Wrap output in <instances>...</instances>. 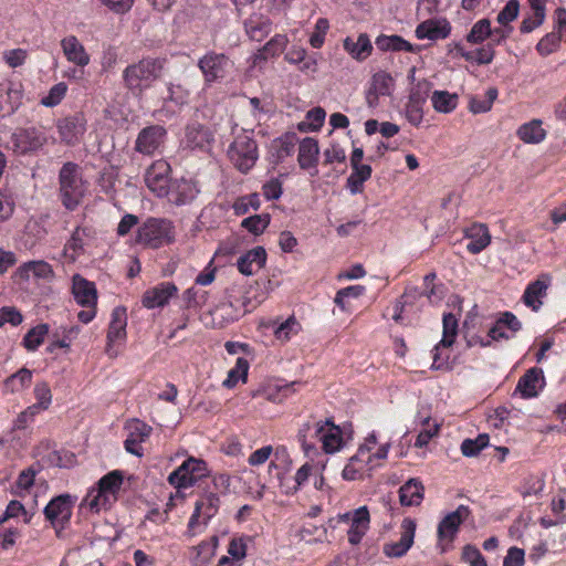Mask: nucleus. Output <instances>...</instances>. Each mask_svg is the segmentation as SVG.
<instances>
[{"instance_id": "nucleus-1", "label": "nucleus", "mask_w": 566, "mask_h": 566, "mask_svg": "<svg viewBox=\"0 0 566 566\" xmlns=\"http://www.w3.org/2000/svg\"><path fill=\"white\" fill-rule=\"evenodd\" d=\"M165 57H144L129 64L123 71V84L134 95L142 96L144 92L158 81L165 70Z\"/></svg>"}, {"instance_id": "nucleus-2", "label": "nucleus", "mask_w": 566, "mask_h": 566, "mask_svg": "<svg viewBox=\"0 0 566 566\" xmlns=\"http://www.w3.org/2000/svg\"><path fill=\"white\" fill-rule=\"evenodd\" d=\"M86 191L87 182L82 177L81 167L72 161L65 163L59 172V196L64 208L74 211Z\"/></svg>"}, {"instance_id": "nucleus-3", "label": "nucleus", "mask_w": 566, "mask_h": 566, "mask_svg": "<svg viewBox=\"0 0 566 566\" xmlns=\"http://www.w3.org/2000/svg\"><path fill=\"white\" fill-rule=\"evenodd\" d=\"M123 484L120 471H112L99 479L97 488L92 489L84 497L82 505L91 511L99 512L109 507L116 500Z\"/></svg>"}, {"instance_id": "nucleus-4", "label": "nucleus", "mask_w": 566, "mask_h": 566, "mask_svg": "<svg viewBox=\"0 0 566 566\" xmlns=\"http://www.w3.org/2000/svg\"><path fill=\"white\" fill-rule=\"evenodd\" d=\"M229 160L241 172L247 174L255 165L259 153L252 130L241 129L234 135L227 151Z\"/></svg>"}, {"instance_id": "nucleus-5", "label": "nucleus", "mask_w": 566, "mask_h": 566, "mask_svg": "<svg viewBox=\"0 0 566 566\" xmlns=\"http://www.w3.org/2000/svg\"><path fill=\"white\" fill-rule=\"evenodd\" d=\"M175 240V228L167 219L149 218L137 231L136 242L147 248L158 249Z\"/></svg>"}, {"instance_id": "nucleus-6", "label": "nucleus", "mask_w": 566, "mask_h": 566, "mask_svg": "<svg viewBox=\"0 0 566 566\" xmlns=\"http://www.w3.org/2000/svg\"><path fill=\"white\" fill-rule=\"evenodd\" d=\"M220 499L212 491H205L195 504V510L190 516L187 533L190 536L196 535L205 528L209 521L218 513Z\"/></svg>"}, {"instance_id": "nucleus-7", "label": "nucleus", "mask_w": 566, "mask_h": 566, "mask_svg": "<svg viewBox=\"0 0 566 566\" xmlns=\"http://www.w3.org/2000/svg\"><path fill=\"white\" fill-rule=\"evenodd\" d=\"M471 511L467 505H459L455 511L448 513L438 524V547L447 552L459 533L461 524L468 520Z\"/></svg>"}, {"instance_id": "nucleus-8", "label": "nucleus", "mask_w": 566, "mask_h": 566, "mask_svg": "<svg viewBox=\"0 0 566 566\" xmlns=\"http://www.w3.org/2000/svg\"><path fill=\"white\" fill-rule=\"evenodd\" d=\"M208 474L207 463L201 459L190 457L169 474L168 482L176 489H187Z\"/></svg>"}, {"instance_id": "nucleus-9", "label": "nucleus", "mask_w": 566, "mask_h": 566, "mask_svg": "<svg viewBox=\"0 0 566 566\" xmlns=\"http://www.w3.org/2000/svg\"><path fill=\"white\" fill-rule=\"evenodd\" d=\"M75 502L76 497L70 494H61L53 497L44 507V516L55 528L57 535L69 524Z\"/></svg>"}, {"instance_id": "nucleus-10", "label": "nucleus", "mask_w": 566, "mask_h": 566, "mask_svg": "<svg viewBox=\"0 0 566 566\" xmlns=\"http://www.w3.org/2000/svg\"><path fill=\"white\" fill-rule=\"evenodd\" d=\"M198 67L206 83L211 84L223 80L233 67V63L226 54L209 51L199 59Z\"/></svg>"}, {"instance_id": "nucleus-11", "label": "nucleus", "mask_w": 566, "mask_h": 566, "mask_svg": "<svg viewBox=\"0 0 566 566\" xmlns=\"http://www.w3.org/2000/svg\"><path fill=\"white\" fill-rule=\"evenodd\" d=\"M326 420L305 421L298 429L297 439L306 457L312 458L318 453L317 442L322 441Z\"/></svg>"}, {"instance_id": "nucleus-12", "label": "nucleus", "mask_w": 566, "mask_h": 566, "mask_svg": "<svg viewBox=\"0 0 566 566\" xmlns=\"http://www.w3.org/2000/svg\"><path fill=\"white\" fill-rule=\"evenodd\" d=\"M170 165L165 160L154 161L145 172V182L148 189L159 198L166 197L170 182Z\"/></svg>"}, {"instance_id": "nucleus-13", "label": "nucleus", "mask_w": 566, "mask_h": 566, "mask_svg": "<svg viewBox=\"0 0 566 566\" xmlns=\"http://www.w3.org/2000/svg\"><path fill=\"white\" fill-rule=\"evenodd\" d=\"M167 132L161 125H150L143 128L137 135L135 150L151 156L164 145Z\"/></svg>"}, {"instance_id": "nucleus-14", "label": "nucleus", "mask_w": 566, "mask_h": 566, "mask_svg": "<svg viewBox=\"0 0 566 566\" xmlns=\"http://www.w3.org/2000/svg\"><path fill=\"white\" fill-rule=\"evenodd\" d=\"M416 521L412 518H403L401 522V534L397 542L386 543L382 552L387 557L399 558L402 557L412 546L416 534Z\"/></svg>"}, {"instance_id": "nucleus-15", "label": "nucleus", "mask_w": 566, "mask_h": 566, "mask_svg": "<svg viewBox=\"0 0 566 566\" xmlns=\"http://www.w3.org/2000/svg\"><path fill=\"white\" fill-rule=\"evenodd\" d=\"M13 150L19 155L36 151L44 143V135L36 128H18L11 136Z\"/></svg>"}, {"instance_id": "nucleus-16", "label": "nucleus", "mask_w": 566, "mask_h": 566, "mask_svg": "<svg viewBox=\"0 0 566 566\" xmlns=\"http://www.w3.org/2000/svg\"><path fill=\"white\" fill-rule=\"evenodd\" d=\"M200 192L198 184L192 179L179 178L170 182L168 193L165 198L176 206L191 203Z\"/></svg>"}, {"instance_id": "nucleus-17", "label": "nucleus", "mask_w": 566, "mask_h": 566, "mask_svg": "<svg viewBox=\"0 0 566 566\" xmlns=\"http://www.w3.org/2000/svg\"><path fill=\"white\" fill-rule=\"evenodd\" d=\"M430 86L427 82L418 83L410 92L406 104V116L410 124L418 126L423 118L422 107L429 96Z\"/></svg>"}, {"instance_id": "nucleus-18", "label": "nucleus", "mask_w": 566, "mask_h": 566, "mask_svg": "<svg viewBox=\"0 0 566 566\" xmlns=\"http://www.w3.org/2000/svg\"><path fill=\"white\" fill-rule=\"evenodd\" d=\"M214 142V137L209 127L193 123L186 128L184 143L187 148L209 151Z\"/></svg>"}, {"instance_id": "nucleus-19", "label": "nucleus", "mask_w": 566, "mask_h": 566, "mask_svg": "<svg viewBox=\"0 0 566 566\" xmlns=\"http://www.w3.org/2000/svg\"><path fill=\"white\" fill-rule=\"evenodd\" d=\"M60 137L66 144H75L86 130V119L82 113L61 119L57 124Z\"/></svg>"}, {"instance_id": "nucleus-20", "label": "nucleus", "mask_w": 566, "mask_h": 566, "mask_svg": "<svg viewBox=\"0 0 566 566\" xmlns=\"http://www.w3.org/2000/svg\"><path fill=\"white\" fill-rule=\"evenodd\" d=\"M177 291V286L171 282L159 283L144 293L142 303L147 308L163 307Z\"/></svg>"}, {"instance_id": "nucleus-21", "label": "nucleus", "mask_w": 566, "mask_h": 566, "mask_svg": "<svg viewBox=\"0 0 566 566\" xmlns=\"http://www.w3.org/2000/svg\"><path fill=\"white\" fill-rule=\"evenodd\" d=\"M551 276L546 273L541 274L537 280L530 283L523 294V302L527 307L537 312L543 302L542 298L546 296L547 289L551 285Z\"/></svg>"}, {"instance_id": "nucleus-22", "label": "nucleus", "mask_w": 566, "mask_h": 566, "mask_svg": "<svg viewBox=\"0 0 566 566\" xmlns=\"http://www.w3.org/2000/svg\"><path fill=\"white\" fill-rule=\"evenodd\" d=\"M543 370L536 367L528 369L518 380L515 391L523 398H534L544 387Z\"/></svg>"}, {"instance_id": "nucleus-23", "label": "nucleus", "mask_w": 566, "mask_h": 566, "mask_svg": "<svg viewBox=\"0 0 566 566\" xmlns=\"http://www.w3.org/2000/svg\"><path fill=\"white\" fill-rule=\"evenodd\" d=\"M64 56L70 63L78 67H85L90 63V55L75 35H69L61 40Z\"/></svg>"}, {"instance_id": "nucleus-24", "label": "nucleus", "mask_w": 566, "mask_h": 566, "mask_svg": "<svg viewBox=\"0 0 566 566\" xmlns=\"http://www.w3.org/2000/svg\"><path fill=\"white\" fill-rule=\"evenodd\" d=\"M73 295L76 302L84 307H92L97 303V291L93 282L87 281L80 274L73 276Z\"/></svg>"}, {"instance_id": "nucleus-25", "label": "nucleus", "mask_w": 566, "mask_h": 566, "mask_svg": "<svg viewBox=\"0 0 566 566\" xmlns=\"http://www.w3.org/2000/svg\"><path fill=\"white\" fill-rule=\"evenodd\" d=\"M238 316L239 313H233L232 303H221L208 313H205L202 315V321L207 326L209 325L213 328H222L229 323L235 321Z\"/></svg>"}, {"instance_id": "nucleus-26", "label": "nucleus", "mask_w": 566, "mask_h": 566, "mask_svg": "<svg viewBox=\"0 0 566 566\" xmlns=\"http://www.w3.org/2000/svg\"><path fill=\"white\" fill-rule=\"evenodd\" d=\"M451 32L450 23L442 20H426L416 29V36L420 40L428 39L431 41L446 39Z\"/></svg>"}, {"instance_id": "nucleus-27", "label": "nucleus", "mask_w": 566, "mask_h": 566, "mask_svg": "<svg viewBox=\"0 0 566 566\" xmlns=\"http://www.w3.org/2000/svg\"><path fill=\"white\" fill-rule=\"evenodd\" d=\"M370 516L367 506H360L353 511L349 530L347 531L348 542L352 545L360 543L361 538L369 528Z\"/></svg>"}, {"instance_id": "nucleus-28", "label": "nucleus", "mask_w": 566, "mask_h": 566, "mask_svg": "<svg viewBox=\"0 0 566 566\" xmlns=\"http://www.w3.org/2000/svg\"><path fill=\"white\" fill-rule=\"evenodd\" d=\"M266 252L264 248L256 247L237 261L238 270L244 275H252L265 265Z\"/></svg>"}, {"instance_id": "nucleus-29", "label": "nucleus", "mask_w": 566, "mask_h": 566, "mask_svg": "<svg viewBox=\"0 0 566 566\" xmlns=\"http://www.w3.org/2000/svg\"><path fill=\"white\" fill-rule=\"evenodd\" d=\"M243 25L247 35L258 42L266 38L272 30L271 20L261 13L251 14L244 20Z\"/></svg>"}, {"instance_id": "nucleus-30", "label": "nucleus", "mask_w": 566, "mask_h": 566, "mask_svg": "<svg viewBox=\"0 0 566 566\" xmlns=\"http://www.w3.org/2000/svg\"><path fill=\"white\" fill-rule=\"evenodd\" d=\"M465 235L470 240L467 244V249L473 254L483 251L491 242L489 229L482 223H476L468 228Z\"/></svg>"}, {"instance_id": "nucleus-31", "label": "nucleus", "mask_w": 566, "mask_h": 566, "mask_svg": "<svg viewBox=\"0 0 566 566\" xmlns=\"http://www.w3.org/2000/svg\"><path fill=\"white\" fill-rule=\"evenodd\" d=\"M424 486L418 479H409L399 489V501L403 506L420 505L423 500Z\"/></svg>"}, {"instance_id": "nucleus-32", "label": "nucleus", "mask_w": 566, "mask_h": 566, "mask_svg": "<svg viewBox=\"0 0 566 566\" xmlns=\"http://www.w3.org/2000/svg\"><path fill=\"white\" fill-rule=\"evenodd\" d=\"M127 314L124 307H115L112 313V321L107 332V352H109L111 344L116 340H122L126 337Z\"/></svg>"}, {"instance_id": "nucleus-33", "label": "nucleus", "mask_w": 566, "mask_h": 566, "mask_svg": "<svg viewBox=\"0 0 566 566\" xmlns=\"http://www.w3.org/2000/svg\"><path fill=\"white\" fill-rule=\"evenodd\" d=\"M287 38L284 34L274 35L265 45L253 55V64L258 65L270 57L280 55L287 45Z\"/></svg>"}, {"instance_id": "nucleus-34", "label": "nucleus", "mask_w": 566, "mask_h": 566, "mask_svg": "<svg viewBox=\"0 0 566 566\" xmlns=\"http://www.w3.org/2000/svg\"><path fill=\"white\" fill-rule=\"evenodd\" d=\"M344 49L357 61H364L367 59L371 51L373 45L366 33H360L356 40L353 38H346L344 40Z\"/></svg>"}, {"instance_id": "nucleus-35", "label": "nucleus", "mask_w": 566, "mask_h": 566, "mask_svg": "<svg viewBox=\"0 0 566 566\" xmlns=\"http://www.w3.org/2000/svg\"><path fill=\"white\" fill-rule=\"evenodd\" d=\"M318 144L317 140L311 137L304 138L300 143L298 148V164L302 169L315 167L318 160Z\"/></svg>"}, {"instance_id": "nucleus-36", "label": "nucleus", "mask_w": 566, "mask_h": 566, "mask_svg": "<svg viewBox=\"0 0 566 566\" xmlns=\"http://www.w3.org/2000/svg\"><path fill=\"white\" fill-rule=\"evenodd\" d=\"M322 449L326 453H334L338 451L343 443L342 430L333 421L326 419V427L322 438Z\"/></svg>"}, {"instance_id": "nucleus-37", "label": "nucleus", "mask_w": 566, "mask_h": 566, "mask_svg": "<svg viewBox=\"0 0 566 566\" xmlns=\"http://www.w3.org/2000/svg\"><path fill=\"white\" fill-rule=\"evenodd\" d=\"M87 235L86 229L76 227L71 238L64 245V255L71 261H75L84 251V238Z\"/></svg>"}, {"instance_id": "nucleus-38", "label": "nucleus", "mask_w": 566, "mask_h": 566, "mask_svg": "<svg viewBox=\"0 0 566 566\" xmlns=\"http://www.w3.org/2000/svg\"><path fill=\"white\" fill-rule=\"evenodd\" d=\"M371 167L369 165H359L352 167V174L347 178V188L353 195L363 191V185L371 176Z\"/></svg>"}, {"instance_id": "nucleus-39", "label": "nucleus", "mask_w": 566, "mask_h": 566, "mask_svg": "<svg viewBox=\"0 0 566 566\" xmlns=\"http://www.w3.org/2000/svg\"><path fill=\"white\" fill-rule=\"evenodd\" d=\"M375 44L380 51H415L413 45L399 35H379Z\"/></svg>"}, {"instance_id": "nucleus-40", "label": "nucleus", "mask_w": 566, "mask_h": 566, "mask_svg": "<svg viewBox=\"0 0 566 566\" xmlns=\"http://www.w3.org/2000/svg\"><path fill=\"white\" fill-rule=\"evenodd\" d=\"M20 275L22 277H29L32 273L39 279H50L53 276L52 266L45 261H29L23 263L20 268Z\"/></svg>"}, {"instance_id": "nucleus-41", "label": "nucleus", "mask_w": 566, "mask_h": 566, "mask_svg": "<svg viewBox=\"0 0 566 566\" xmlns=\"http://www.w3.org/2000/svg\"><path fill=\"white\" fill-rule=\"evenodd\" d=\"M518 137L528 144H537L545 138V130L542 128L541 120H532L522 125L517 130Z\"/></svg>"}, {"instance_id": "nucleus-42", "label": "nucleus", "mask_w": 566, "mask_h": 566, "mask_svg": "<svg viewBox=\"0 0 566 566\" xmlns=\"http://www.w3.org/2000/svg\"><path fill=\"white\" fill-rule=\"evenodd\" d=\"M431 102L437 112L450 113L458 105V95L447 91H434L431 96Z\"/></svg>"}, {"instance_id": "nucleus-43", "label": "nucleus", "mask_w": 566, "mask_h": 566, "mask_svg": "<svg viewBox=\"0 0 566 566\" xmlns=\"http://www.w3.org/2000/svg\"><path fill=\"white\" fill-rule=\"evenodd\" d=\"M6 98L3 106L7 108V114H13L22 104L23 90L20 83H9L4 91Z\"/></svg>"}, {"instance_id": "nucleus-44", "label": "nucleus", "mask_w": 566, "mask_h": 566, "mask_svg": "<svg viewBox=\"0 0 566 566\" xmlns=\"http://www.w3.org/2000/svg\"><path fill=\"white\" fill-rule=\"evenodd\" d=\"M32 381V371L28 368H21L15 374L8 377L4 381L6 389L10 392H18L28 388Z\"/></svg>"}, {"instance_id": "nucleus-45", "label": "nucleus", "mask_w": 566, "mask_h": 566, "mask_svg": "<svg viewBox=\"0 0 566 566\" xmlns=\"http://www.w3.org/2000/svg\"><path fill=\"white\" fill-rule=\"evenodd\" d=\"M492 33L491 22L489 19H481L476 21L470 32L467 34L465 40L470 44H480L486 40Z\"/></svg>"}, {"instance_id": "nucleus-46", "label": "nucleus", "mask_w": 566, "mask_h": 566, "mask_svg": "<svg viewBox=\"0 0 566 566\" xmlns=\"http://www.w3.org/2000/svg\"><path fill=\"white\" fill-rule=\"evenodd\" d=\"M497 97V90L490 87L484 97L472 96L470 98L469 108L474 114L486 113L491 109L493 102Z\"/></svg>"}, {"instance_id": "nucleus-47", "label": "nucleus", "mask_w": 566, "mask_h": 566, "mask_svg": "<svg viewBox=\"0 0 566 566\" xmlns=\"http://www.w3.org/2000/svg\"><path fill=\"white\" fill-rule=\"evenodd\" d=\"M48 333V324L36 325L25 334L23 338V346L30 352L36 350L39 346L43 343L44 337L46 336Z\"/></svg>"}, {"instance_id": "nucleus-48", "label": "nucleus", "mask_w": 566, "mask_h": 566, "mask_svg": "<svg viewBox=\"0 0 566 566\" xmlns=\"http://www.w3.org/2000/svg\"><path fill=\"white\" fill-rule=\"evenodd\" d=\"M489 440L486 433H481L475 439H465L461 443V452L464 457H475L489 444Z\"/></svg>"}, {"instance_id": "nucleus-49", "label": "nucleus", "mask_w": 566, "mask_h": 566, "mask_svg": "<svg viewBox=\"0 0 566 566\" xmlns=\"http://www.w3.org/2000/svg\"><path fill=\"white\" fill-rule=\"evenodd\" d=\"M443 336L440 340V345L443 347H450L454 343V338L458 333V318L452 314L448 313L443 315Z\"/></svg>"}, {"instance_id": "nucleus-50", "label": "nucleus", "mask_w": 566, "mask_h": 566, "mask_svg": "<svg viewBox=\"0 0 566 566\" xmlns=\"http://www.w3.org/2000/svg\"><path fill=\"white\" fill-rule=\"evenodd\" d=\"M370 86L375 92H378V94L388 96L391 94L394 78L389 73L380 71L373 75Z\"/></svg>"}, {"instance_id": "nucleus-51", "label": "nucleus", "mask_w": 566, "mask_h": 566, "mask_svg": "<svg viewBox=\"0 0 566 566\" xmlns=\"http://www.w3.org/2000/svg\"><path fill=\"white\" fill-rule=\"evenodd\" d=\"M545 486L544 479L538 475H530L524 479L520 486L521 495L526 499L530 496H538L542 494Z\"/></svg>"}, {"instance_id": "nucleus-52", "label": "nucleus", "mask_w": 566, "mask_h": 566, "mask_svg": "<svg viewBox=\"0 0 566 566\" xmlns=\"http://www.w3.org/2000/svg\"><path fill=\"white\" fill-rule=\"evenodd\" d=\"M249 370V363L244 358H238L235 367L230 369L227 379L223 381V386L227 388L234 387L239 379L247 380Z\"/></svg>"}, {"instance_id": "nucleus-53", "label": "nucleus", "mask_w": 566, "mask_h": 566, "mask_svg": "<svg viewBox=\"0 0 566 566\" xmlns=\"http://www.w3.org/2000/svg\"><path fill=\"white\" fill-rule=\"evenodd\" d=\"M125 429L128 431L129 438L137 440L139 443L144 442L151 433V427L139 419H132L127 421Z\"/></svg>"}, {"instance_id": "nucleus-54", "label": "nucleus", "mask_w": 566, "mask_h": 566, "mask_svg": "<svg viewBox=\"0 0 566 566\" xmlns=\"http://www.w3.org/2000/svg\"><path fill=\"white\" fill-rule=\"evenodd\" d=\"M270 214H254L249 218L242 220L241 226L247 229L249 232L258 235L261 234L270 223Z\"/></svg>"}, {"instance_id": "nucleus-55", "label": "nucleus", "mask_w": 566, "mask_h": 566, "mask_svg": "<svg viewBox=\"0 0 566 566\" xmlns=\"http://www.w3.org/2000/svg\"><path fill=\"white\" fill-rule=\"evenodd\" d=\"M301 329L300 323L294 316L274 327L273 332L279 340H289L292 335H296Z\"/></svg>"}, {"instance_id": "nucleus-56", "label": "nucleus", "mask_w": 566, "mask_h": 566, "mask_svg": "<svg viewBox=\"0 0 566 566\" xmlns=\"http://www.w3.org/2000/svg\"><path fill=\"white\" fill-rule=\"evenodd\" d=\"M261 206L259 193L253 192L248 196L240 197L233 205L235 214L242 216L249 212L250 208L258 210Z\"/></svg>"}, {"instance_id": "nucleus-57", "label": "nucleus", "mask_w": 566, "mask_h": 566, "mask_svg": "<svg viewBox=\"0 0 566 566\" xmlns=\"http://www.w3.org/2000/svg\"><path fill=\"white\" fill-rule=\"evenodd\" d=\"M67 91V86L65 83L61 82L55 85H53L48 95L42 97L41 104L46 107H54L57 104L61 103V101L64 98Z\"/></svg>"}, {"instance_id": "nucleus-58", "label": "nucleus", "mask_w": 566, "mask_h": 566, "mask_svg": "<svg viewBox=\"0 0 566 566\" xmlns=\"http://www.w3.org/2000/svg\"><path fill=\"white\" fill-rule=\"evenodd\" d=\"M520 3L517 0H509L505 7L497 14V22L503 27H510V22L517 18Z\"/></svg>"}, {"instance_id": "nucleus-59", "label": "nucleus", "mask_w": 566, "mask_h": 566, "mask_svg": "<svg viewBox=\"0 0 566 566\" xmlns=\"http://www.w3.org/2000/svg\"><path fill=\"white\" fill-rule=\"evenodd\" d=\"M560 35H557V33L552 32L546 34L544 38L539 40V42L536 45V50L542 55H548L557 50L560 43Z\"/></svg>"}, {"instance_id": "nucleus-60", "label": "nucleus", "mask_w": 566, "mask_h": 566, "mask_svg": "<svg viewBox=\"0 0 566 566\" xmlns=\"http://www.w3.org/2000/svg\"><path fill=\"white\" fill-rule=\"evenodd\" d=\"M461 558L470 566H488L485 558L481 552L473 545H465L462 549Z\"/></svg>"}, {"instance_id": "nucleus-61", "label": "nucleus", "mask_w": 566, "mask_h": 566, "mask_svg": "<svg viewBox=\"0 0 566 566\" xmlns=\"http://www.w3.org/2000/svg\"><path fill=\"white\" fill-rule=\"evenodd\" d=\"M34 396L38 401L34 406H38V410L39 409L45 410L49 408L51 400H52V395H51V389L46 382H39L35 385Z\"/></svg>"}, {"instance_id": "nucleus-62", "label": "nucleus", "mask_w": 566, "mask_h": 566, "mask_svg": "<svg viewBox=\"0 0 566 566\" xmlns=\"http://www.w3.org/2000/svg\"><path fill=\"white\" fill-rule=\"evenodd\" d=\"M328 28L329 23L327 19L319 18L316 21L315 32L310 38V44L313 48L319 49L323 45Z\"/></svg>"}, {"instance_id": "nucleus-63", "label": "nucleus", "mask_w": 566, "mask_h": 566, "mask_svg": "<svg viewBox=\"0 0 566 566\" xmlns=\"http://www.w3.org/2000/svg\"><path fill=\"white\" fill-rule=\"evenodd\" d=\"M295 385L296 382H292L289 385L280 386L275 390L269 389L263 391L262 396L269 401L281 403L285 398H287Z\"/></svg>"}, {"instance_id": "nucleus-64", "label": "nucleus", "mask_w": 566, "mask_h": 566, "mask_svg": "<svg viewBox=\"0 0 566 566\" xmlns=\"http://www.w3.org/2000/svg\"><path fill=\"white\" fill-rule=\"evenodd\" d=\"M525 552L518 547H511L503 560V566H524Z\"/></svg>"}]
</instances>
